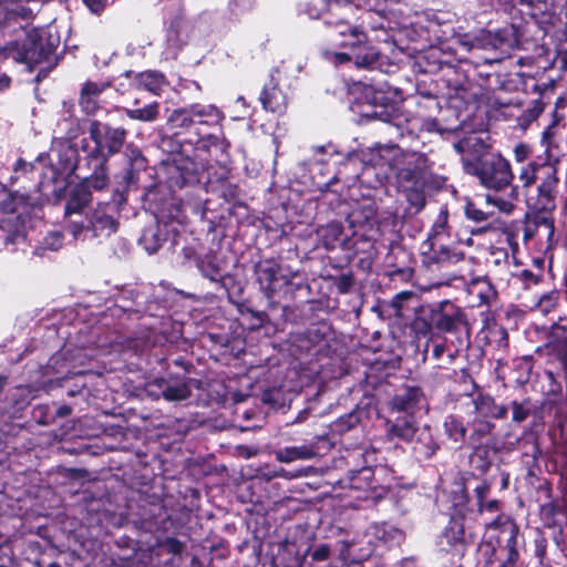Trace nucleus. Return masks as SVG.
Returning <instances> with one entry per match:
<instances>
[{
    "instance_id": "63",
    "label": "nucleus",
    "mask_w": 567,
    "mask_h": 567,
    "mask_svg": "<svg viewBox=\"0 0 567 567\" xmlns=\"http://www.w3.org/2000/svg\"><path fill=\"white\" fill-rule=\"evenodd\" d=\"M414 297L413 291L404 290L396 293L388 303L389 317L402 318L404 316V302Z\"/></svg>"
},
{
    "instance_id": "45",
    "label": "nucleus",
    "mask_w": 567,
    "mask_h": 567,
    "mask_svg": "<svg viewBox=\"0 0 567 567\" xmlns=\"http://www.w3.org/2000/svg\"><path fill=\"white\" fill-rule=\"evenodd\" d=\"M134 83L138 90L159 95L164 86L168 84L164 73L156 70L140 72L134 78Z\"/></svg>"
},
{
    "instance_id": "28",
    "label": "nucleus",
    "mask_w": 567,
    "mask_h": 567,
    "mask_svg": "<svg viewBox=\"0 0 567 567\" xmlns=\"http://www.w3.org/2000/svg\"><path fill=\"white\" fill-rule=\"evenodd\" d=\"M472 451L468 455L470 472L476 476H486L493 465L494 456L499 453L497 439H488L484 444L470 445Z\"/></svg>"
},
{
    "instance_id": "59",
    "label": "nucleus",
    "mask_w": 567,
    "mask_h": 567,
    "mask_svg": "<svg viewBox=\"0 0 567 567\" xmlns=\"http://www.w3.org/2000/svg\"><path fill=\"white\" fill-rule=\"evenodd\" d=\"M35 389L31 385H18L10 393V402L16 410L27 408L34 399Z\"/></svg>"
},
{
    "instance_id": "20",
    "label": "nucleus",
    "mask_w": 567,
    "mask_h": 567,
    "mask_svg": "<svg viewBox=\"0 0 567 567\" xmlns=\"http://www.w3.org/2000/svg\"><path fill=\"white\" fill-rule=\"evenodd\" d=\"M145 392L154 400L163 398L168 402L183 401L192 394L188 382H184L183 377L174 372L147 382Z\"/></svg>"
},
{
    "instance_id": "58",
    "label": "nucleus",
    "mask_w": 567,
    "mask_h": 567,
    "mask_svg": "<svg viewBox=\"0 0 567 567\" xmlns=\"http://www.w3.org/2000/svg\"><path fill=\"white\" fill-rule=\"evenodd\" d=\"M125 113L130 120L140 122H154L159 115V103L152 102L143 107L126 109Z\"/></svg>"
},
{
    "instance_id": "50",
    "label": "nucleus",
    "mask_w": 567,
    "mask_h": 567,
    "mask_svg": "<svg viewBox=\"0 0 567 567\" xmlns=\"http://www.w3.org/2000/svg\"><path fill=\"white\" fill-rule=\"evenodd\" d=\"M520 535L519 526L512 529L506 535L502 536L501 550L506 553V556L502 564L515 567L519 560L518 551V537Z\"/></svg>"
},
{
    "instance_id": "23",
    "label": "nucleus",
    "mask_w": 567,
    "mask_h": 567,
    "mask_svg": "<svg viewBox=\"0 0 567 567\" xmlns=\"http://www.w3.org/2000/svg\"><path fill=\"white\" fill-rule=\"evenodd\" d=\"M481 329L478 337L484 346H494L497 350H507L509 347V337L507 329L499 324L496 315L492 309H485L480 312Z\"/></svg>"
},
{
    "instance_id": "2",
    "label": "nucleus",
    "mask_w": 567,
    "mask_h": 567,
    "mask_svg": "<svg viewBox=\"0 0 567 567\" xmlns=\"http://www.w3.org/2000/svg\"><path fill=\"white\" fill-rule=\"evenodd\" d=\"M41 193H20L0 182V214L4 216L0 220V243L4 247L24 241L33 223L43 218L45 200Z\"/></svg>"
},
{
    "instance_id": "3",
    "label": "nucleus",
    "mask_w": 567,
    "mask_h": 567,
    "mask_svg": "<svg viewBox=\"0 0 567 567\" xmlns=\"http://www.w3.org/2000/svg\"><path fill=\"white\" fill-rule=\"evenodd\" d=\"M224 112L214 104L193 103L172 111L166 124L171 132H177L198 154L212 130H220Z\"/></svg>"
},
{
    "instance_id": "37",
    "label": "nucleus",
    "mask_w": 567,
    "mask_h": 567,
    "mask_svg": "<svg viewBox=\"0 0 567 567\" xmlns=\"http://www.w3.org/2000/svg\"><path fill=\"white\" fill-rule=\"evenodd\" d=\"M125 156L127 158V166L124 169L122 179L130 187L137 183L140 172L146 169L147 159L142 151L133 144L127 145Z\"/></svg>"
},
{
    "instance_id": "15",
    "label": "nucleus",
    "mask_w": 567,
    "mask_h": 567,
    "mask_svg": "<svg viewBox=\"0 0 567 567\" xmlns=\"http://www.w3.org/2000/svg\"><path fill=\"white\" fill-rule=\"evenodd\" d=\"M474 543V535L465 528V520L458 517H449L446 525L439 534L435 546L440 555L451 560H461Z\"/></svg>"
},
{
    "instance_id": "4",
    "label": "nucleus",
    "mask_w": 567,
    "mask_h": 567,
    "mask_svg": "<svg viewBox=\"0 0 567 567\" xmlns=\"http://www.w3.org/2000/svg\"><path fill=\"white\" fill-rule=\"evenodd\" d=\"M331 14L324 19V24L330 29L328 38L336 45L352 52L367 53L380 52L369 40L363 21L354 23L349 13L353 7L348 0H334L330 4Z\"/></svg>"
},
{
    "instance_id": "5",
    "label": "nucleus",
    "mask_w": 567,
    "mask_h": 567,
    "mask_svg": "<svg viewBox=\"0 0 567 567\" xmlns=\"http://www.w3.org/2000/svg\"><path fill=\"white\" fill-rule=\"evenodd\" d=\"M128 131L124 126H112L99 120L90 122L89 137L93 142L90 146L86 140L82 141L81 148L85 153L83 159L87 169L109 174V161L121 153Z\"/></svg>"
},
{
    "instance_id": "13",
    "label": "nucleus",
    "mask_w": 567,
    "mask_h": 567,
    "mask_svg": "<svg viewBox=\"0 0 567 567\" xmlns=\"http://www.w3.org/2000/svg\"><path fill=\"white\" fill-rule=\"evenodd\" d=\"M120 226L118 210L112 202L97 203L96 207L86 214L85 219L70 220L68 231L76 239L83 231H91L94 237L110 236Z\"/></svg>"
},
{
    "instance_id": "29",
    "label": "nucleus",
    "mask_w": 567,
    "mask_h": 567,
    "mask_svg": "<svg viewBox=\"0 0 567 567\" xmlns=\"http://www.w3.org/2000/svg\"><path fill=\"white\" fill-rule=\"evenodd\" d=\"M409 443L412 444V454L419 462L430 461L441 450L439 437L429 424L420 426Z\"/></svg>"
},
{
    "instance_id": "30",
    "label": "nucleus",
    "mask_w": 567,
    "mask_h": 567,
    "mask_svg": "<svg viewBox=\"0 0 567 567\" xmlns=\"http://www.w3.org/2000/svg\"><path fill=\"white\" fill-rule=\"evenodd\" d=\"M475 482V486L472 488V499L476 508L477 515L484 513H496L503 509V502L498 498H491L493 477L492 476H476L472 478Z\"/></svg>"
},
{
    "instance_id": "19",
    "label": "nucleus",
    "mask_w": 567,
    "mask_h": 567,
    "mask_svg": "<svg viewBox=\"0 0 567 567\" xmlns=\"http://www.w3.org/2000/svg\"><path fill=\"white\" fill-rule=\"evenodd\" d=\"M196 268L203 277L215 282L216 289L218 291H224L230 301H233L235 289L238 288V291L241 290L236 282L235 277L230 274L224 272L223 260L219 258L217 251L213 249H209L202 255Z\"/></svg>"
},
{
    "instance_id": "34",
    "label": "nucleus",
    "mask_w": 567,
    "mask_h": 567,
    "mask_svg": "<svg viewBox=\"0 0 567 567\" xmlns=\"http://www.w3.org/2000/svg\"><path fill=\"white\" fill-rule=\"evenodd\" d=\"M424 392L419 385H403L389 402L391 415L414 413L420 409Z\"/></svg>"
},
{
    "instance_id": "16",
    "label": "nucleus",
    "mask_w": 567,
    "mask_h": 567,
    "mask_svg": "<svg viewBox=\"0 0 567 567\" xmlns=\"http://www.w3.org/2000/svg\"><path fill=\"white\" fill-rule=\"evenodd\" d=\"M398 90L386 89L381 85H367L364 87V96L370 106V111L362 113V116L371 120H380L383 123L391 124L396 131L400 130L398 121L401 118L399 107L396 105Z\"/></svg>"
},
{
    "instance_id": "55",
    "label": "nucleus",
    "mask_w": 567,
    "mask_h": 567,
    "mask_svg": "<svg viewBox=\"0 0 567 567\" xmlns=\"http://www.w3.org/2000/svg\"><path fill=\"white\" fill-rule=\"evenodd\" d=\"M362 412L353 410L336 419L330 424V432L334 435H343L344 433L355 429L361 422Z\"/></svg>"
},
{
    "instance_id": "1",
    "label": "nucleus",
    "mask_w": 567,
    "mask_h": 567,
    "mask_svg": "<svg viewBox=\"0 0 567 567\" xmlns=\"http://www.w3.org/2000/svg\"><path fill=\"white\" fill-rule=\"evenodd\" d=\"M411 331L423 338L451 336L460 347L468 346L472 326L466 310L450 299L414 308Z\"/></svg>"
},
{
    "instance_id": "18",
    "label": "nucleus",
    "mask_w": 567,
    "mask_h": 567,
    "mask_svg": "<svg viewBox=\"0 0 567 567\" xmlns=\"http://www.w3.org/2000/svg\"><path fill=\"white\" fill-rule=\"evenodd\" d=\"M162 340H165L164 336H155L154 342L150 347V340L145 341V349L142 351H147V361L148 363L157 362L159 364L165 365V373L168 372L178 373L183 377L184 382L188 381L187 375L194 369V364L186 360L183 355H174L171 353V349H174L173 343H162Z\"/></svg>"
},
{
    "instance_id": "36",
    "label": "nucleus",
    "mask_w": 567,
    "mask_h": 567,
    "mask_svg": "<svg viewBox=\"0 0 567 567\" xmlns=\"http://www.w3.org/2000/svg\"><path fill=\"white\" fill-rule=\"evenodd\" d=\"M259 101L266 112H271L279 115L284 114L288 106V97L281 90L279 81L272 75L264 85L259 95Z\"/></svg>"
},
{
    "instance_id": "21",
    "label": "nucleus",
    "mask_w": 567,
    "mask_h": 567,
    "mask_svg": "<svg viewBox=\"0 0 567 567\" xmlns=\"http://www.w3.org/2000/svg\"><path fill=\"white\" fill-rule=\"evenodd\" d=\"M474 472H463L460 482L456 483L457 488L453 489L450 495L451 507L450 517H458L460 519H474L477 515L474 505H471L472 494L470 485L472 478H475Z\"/></svg>"
},
{
    "instance_id": "38",
    "label": "nucleus",
    "mask_w": 567,
    "mask_h": 567,
    "mask_svg": "<svg viewBox=\"0 0 567 567\" xmlns=\"http://www.w3.org/2000/svg\"><path fill=\"white\" fill-rule=\"evenodd\" d=\"M449 208L443 205L434 219L423 246L432 247L445 243L451 237V226L449 224Z\"/></svg>"
},
{
    "instance_id": "6",
    "label": "nucleus",
    "mask_w": 567,
    "mask_h": 567,
    "mask_svg": "<svg viewBox=\"0 0 567 567\" xmlns=\"http://www.w3.org/2000/svg\"><path fill=\"white\" fill-rule=\"evenodd\" d=\"M158 147L173 157V165L167 169V185L171 190L182 189L200 183L198 163L206 157L197 154L194 147L177 132L164 135L159 140Z\"/></svg>"
},
{
    "instance_id": "42",
    "label": "nucleus",
    "mask_w": 567,
    "mask_h": 567,
    "mask_svg": "<svg viewBox=\"0 0 567 567\" xmlns=\"http://www.w3.org/2000/svg\"><path fill=\"white\" fill-rule=\"evenodd\" d=\"M373 537L383 546L392 548L399 546L405 538L402 529L388 522L375 523L371 526Z\"/></svg>"
},
{
    "instance_id": "22",
    "label": "nucleus",
    "mask_w": 567,
    "mask_h": 567,
    "mask_svg": "<svg viewBox=\"0 0 567 567\" xmlns=\"http://www.w3.org/2000/svg\"><path fill=\"white\" fill-rule=\"evenodd\" d=\"M220 135L215 133H210L209 137L205 141V146H200L198 150V154L205 156V161H197L198 171L200 168H205L210 161H214L218 164L226 173H229L228 165L230 164V143L227 141L223 134L221 128L218 130Z\"/></svg>"
},
{
    "instance_id": "57",
    "label": "nucleus",
    "mask_w": 567,
    "mask_h": 567,
    "mask_svg": "<svg viewBox=\"0 0 567 567\" xmlns=\"http://www.w3.org/2000/svg\"><path fill=\"white\" fill-rule=\"evenodd\" d=\"M545 165H551L548 162L529 161L523 165L519 169L518 181L522 183L523 188H529L535 184L538 178V174L544 175Z\"/></svg>"
},
{
    "instance_id": "33",
    "label": "nucleus",
    "mask_w": 567,
    "mask_h": 567,
    "mask_svg": "<svg viewBox=\"0 0 567 567\" xmlns=\"http://www.w3.org/2000/svg\"><path fill=\"white\" fill-rule=\"evenodd\" d=\"M419 427L414 413H394L385 422V434L390 441L409 443Z\"/></svg>"
},
{
    "instance_id": "60",
    "label": "nucleus",
    "mask_w": 567,
    "mask_h": 567,
    "mask_svg": "<svg viewBox=\"0 0 567 567\" xmlns=\"http://www.w3.org/2000/svg\"><path fill=\"white\" fill-rule=\"evenodd\" d=\"M334 0H329L327 3L324 0H311L303 4V12L311 19H324L329 17L332 12L330 10V4Z\"/></svg>"
},
{
    "instance_id": "56",
    "label": "nucleus",
    "mask_w": 567,
    "mask_h": 567,
    "mask_svg": "<svg viewBox=\"0 0 567 567\" xmlns=\"http://www.w3.org/2000/svg\"><path fill=\"white\" fill-rule=\"evenodd\" d=\"M461 348L458 344L457 347H451L445 340L441 342L433 341L432 358L442 362L439 368L446 369V365L452 364L458 357Z\"/></svg>"
},
{
    "instance_id": "47",
    "label": "nucleus",
    "mask_w": 567,
    "mask_h": 567,
    "mask_svg": "<svg viewBox=\"0 0 567 567\" xmlns=\"http://www.w3.org/2000/svg\"><path fill=\"white\" fill-rule=\"evenodd\" d=\"M464 213L467 220L481 225L471 230L472 235H482L491 229L488 220L494 215L493 212H485L481 209L474 202L468 200L465 204Z\"/></svg>"
},
{
    "instance_id": "11",
    "label": "nucleus",
    "mask_w": 567,
    "mask_h": 567,
    "mask_svg": "<svg viewBox=\"0 0 567 567\" xmlns=\"http://www.w3.org/2000/svg\"><path fill=\"white\" fill-rule=\"evenodd\" d=\"M256 280L264 295L271 301L295 299L296 292L305 287L281 274L280 265L274 259H264L255 265Z\"/></svg>"
},
{
    "instance_id": "61",
    "label": "nucleus",
    "mask_w": 567,
    "mask_h": 567,
    "mask_svg": "<svg viewBox=\"0 0 567 567\" xmlns=\"http://www.w3.org/2000/svg\"><path fill=\"white\" fill-rule=\"evenodd\" d=\"M229 173L224 171V174L218 178L220 194L228 203H236L240 199L241 189L238 184L233 183L228 177Z\"/></svg>"
},
{
    "instance_id": "51",
    "label": "nucleus",
    "mask_w": 567,
    "mask_h": 567,
    "mask_svg": "<svg viewBox=\"0 0 567 567\" xmlns=\"http://www.w3.org/2000/svg\"><path fill=\"white\" fill-rule=\"evenodd\" d=\"M496 425L492 421L483 417H475L471 424V432L468 435V444H484L488 439H495L492 436Z\"/></svg>"
},
{
    "instance_id": "9",
    "label": "nucleus",
    "mask_w": 567,
    "mask_h": 567,
    "mask_svg": "<svg viewBox=\"0 0 567 567\" xmlns=\"http://www.w3.org/2000/svg\"><path fill=\"white\" fill-rule=\"evenodd\" d=\"M549 1H547V9L544 11H538L535 8V17H528L527 12L529 9L527 7H525L526 10L524 11L516 4L512 13L506 12L511 17V22L495 31H488L484 37L485 44L499 50L503 54L509 55L514 49L519 47L522 41H527L530 27L537 25L539 22L538 16L549 10ZM519 7L522 6L519 4Z\"/></svg>"
},
{
    "instance_id": "7",
    "label": "nucleus",
    "mask_w": 567,
    "mask_h": 567,
    "mask_svg": "<svg viewBox=\"0 0 567 567\" xmlns=\"http://www.w3.org/2000/svg\"><path fill=\"white\" fill-rule=\"evenodd\" d=\"M60 44V38L44 28H31L23 38L9 41L0 49V60L12 59L27 64L32 71L35 65L48 61Z\"/></svg>"
},
{
    "instance_id": "10",
    "label": "nucleus",
    "mask_w": 567,
    "mask_h": 567,
    "mask_svg": "<svg viewBox=\"0 0 567 567\" xmlns=\"http://www.w3.org/2000/svg\"><path fill=\"white\" fill-rule=\"evenodd\" d=\"M333 329L324 320L310 324L303 330L290 331L287 338L288 350L296 359L312 355L317 359L328 357Z\"/></svg>"
},
{
    "instance_id": "43",
    "label": "nucleus",
    "mask_w": 567,
    "mask_h": 567,
    "mask_svg": "<svg viewBox=\"0 0 567 567\" xmlns=\"http://www.w3.org/2000/svg\"><path fill=\"white\" fill-rule=\"evenodd\" d=\"M382 58L383 55L381 54V52H365L363 55H361V53L352 52L351 50H346L334 53V60L338 64L353 62L355 66L363 69L379 68L381 65L380 61Z\"/></svg>"
},
{
    "instance_id": "32",
    "label": "nucleus",
    "mask_w": 567,
    "mask_h": 567,
    "mask_svg": "<svg viewBox=\"0 0 567 567\" xmlns=\"http://www.w3.org/2000/svg\"><path fill=\"white\" fill-rule=\"evenodd\" d=\"M464 251L452 248L444 243L429 247V251L422 252V264L427 269L434 270L463 261Z\"/></svg>"
},
{
    "instance_id": "27",
    "label": "nucleus",
    "mask_w": 567,
    "mask_h": 567,
    "mask_svg": "<svg viewBox=\"0 0 567 567\" xmlns=\"http://www.w3.org/2000/svg\"><path fill=\"white\" fill-rule=\"evenodd\" d=\"M331 442L326 434L316 435L310 444L301 446H286L277 453L280 462H293L296 460H310L329 451Z\"/></svg>"
},
{
    "instance_id": "46",
    "label": "nucleus",
    "mask_w": 567,
    "mask_h": 567,
    "mask_svg": "<svg viewBox=\"0 0 567 567\" xmlns=\"http://www.w3.org/2000/svg\"><path fill=\"white\" fill-rule=\"evenodd\" d=\"M343 233L344 228L340 221H331L317 231L322 247L327 250H333L346 243L347 238Z\"/></svg>"
},
{
    "instance_id": "12",
    "label": "nucleus",
    "mask_w": 567,
    "mask_h": 567,
    "mask_svg": "<svg viewBox=\"0 0 567 567\" xmlns=\"http://www.w3.org/2000/svg\"><path fill=\"white\" fill-rule=\"evenodd\" d=\"M80 162L81 158L76 148L70 147L60 152L58 163L47 166L45 171L39 173L41 178L37 184L38 190L43 192L50 185H53L51 193L55 203L65 198L66 189L72 183V176L76 169L81 168Z\"/></svg>"
},
{
    "instance_id": "48",
    "label": "nucleus",
    "mask_w": 567,
    "mask_h": 567,
    "mask_svg": "<svg viewBox=\"0 0 567 567\" xmlns=\"http://www.w3.org/2000/svg\"><path fill=\"white\" fill-rule=\"evenodd\" d=\"M489 4L496 10L512 13L516 4L527 7L529 11L528 17H535V8L542 11L547 9L548 0H488Z\"/></svg>"
},
{
    "instance_id": "26",
    "label": "nucleus",
    "mask_w": 567,
    "mask_h": 567,
    "mask_svg": "<svg viewBox=\"0 0 567 567\" xmlns=\"http://www.w3.org/2000/svg\"><path fill=\"white\" fill-rule=\"evenodd\" d=\"M557 169L554 165H545L544 175L537 187V196L532 204L536 212H553L556 208V193L558 185Z\"/></svg>"
},
{
    "instance_id": "41",
    "label": "nucleus",
    "mask_w": 567,
    "mask_h": 567,
    "mask_svg": "<svg viewBox=\"0 0 567 567\" xmlns=\"http://www.w3.org/2000/svg\"><path fill=\"white\" fill-rule=\"evenodd\" d=\"M110 86V83H96L86 81L82 89L79 99V104L82 111L87 114H94L99 110L97 97Z\"/></svg>"
},
{
    "instance_id": "40",
    "label": "nucleus",
    "mask_w": 567,
    "mask_h": 567,
    "mask_svg": "<svg viewBox=\"0 0 567 567\" xmlns=\"http://www.w3.org/2000/svg\"><path fill=\"white\" fill-rule=\"evenodd\" d=\"M474 409L483 419L491 417L503 420L507 416L508 408L504 404H497L495 399L487 393H478L473 399Z\"/></svg>"
},
{
    "instance_id": "39",
    "label": "nucleus",
    "mask_w": 567,
    "mask_h": 567,
    "mask_svg": "<svg viewBox=\"0 0 567 567\" xmlns=\"http://www.w3.org/2000/svg\"><path fill=\"white\" fill-rule=\"evenodd\" d=\"M168 239V229L166 225L153 223L143 228L138 238V244L148 252H157L163 244Z\"/></svg>"
},
{
    "instance_id": "64",
    "label": "nucleus",
    "mask_w": 567,
    "mask_h": 567,
    "mask_svg": "<svg viewBox=\"0 0 567 567\" xmlns=\"http://www.w3.org/2000/svg\"><path fill=\"white\" fill-rule=\"evenodd\" d=\"M331 281L340 295L349 293L355 285L354 274L352 270L331 277Z\"/></svg>"
},
{
    "instance_id": "17",
    "label": "nucleus",
    "mask_w": 567,
    "mask_h": 567,
    "mask_svg": "<svg viewBox=\"0 0 567 567\" xmlns=\"http://www.w3.org/2000/svg\"><path fill=\"white\" fill-rule=\"evenodd\" d=\"M109 184V174L92 171V174L83 177L71 189L64 205L65 229L74 215H81L93 199L92 190H102Z\"/></svg>"
},
{
    "instance_id": "14",
    "label": "nucleus",
    "mask_w": 567,
    "mask_h": 567,
    "mask_svg": "<svg viewBox=\"0 0 567 567\" xmlns=\"http://www.w3.org/2000/svg\"><path fill=\"white\" fill-rule=\"evenodd\" d=\"M133 524L146 533L164 529L169 514L165 507L164 498L156 494H142L135 506H130Z\"/></svg>"
},
{
    "instance_id": "44",
    "label": "nucleus",
    "mask_w": 567,
    "mask_h": 567,
    "mask_svg": "<svg viewBox=\"0 0 567 567\" xmlns=\"http://www.w3.org/2000/svg\"><path fill=\"white\" fill-rule=\"evenodd\" d=\"M184 22L185 16L182 10H178L174 16L169 18L165 32L167 50L178 52L187 43L182 35Z\"/></svg>"
},
{
    "instance_id": "24",
    "label": "nucleus",
    "mask_w": 567,
    "mask_h": 567,
    "mask_svg": "<svg viewBox=\"0 0 567 567\" xmlns=\"http://www.w3.org/2000/svg\"><path fill=\"white\" fill-rule=\"evenodd\" d=\"M250 313L252 319L250 323V329L252 330H258L268 324L272 326L276 331L284 330L286 323L298 324L303 322L306 319V316L303 315L302 310L297 305L282 306L279 319L274 318L270 313L266 311L250 310Z\"/></svg>"
},
{
    "instance_id": "53",
    "label": "nucleus",
    "mask_w": 567,
    "mask_h": 567,
    "mask_svg": "<svg viewBox=\"0 0 567 567\" xmlns=\"http://www.w3.org/2000/svg\"><path fill=\"white\" fill-rule=\"evenodd\" d=\"M445 379L457 383L460 385L458 393L461 395H473L475 390L478 389V385L474 381L467 368H462L460 370H452L446 373Z\"/></svg>"
},
{
    "instance_id": "35",
    "label": "nucleus",
    "mask_w": 567,
    "mask_h": 567,
    "mask_svg": "<svg viewBox=\"0 0 567 567\" xmlns=\"http://www.w3.org/2000/svg\"><path fill=\"white\" fill-rule=\"evenodd\" d=\"M466 293L472 299V307L491 309L498 300V291L486 276L472 278L466 284Z\"/></svg>"
},
{
    "instance_id": "54",
    "label": "nucleus",
    "mask_w": 567,
    "mask_h": 567,
    "mask_svg": "<svg viewBox=\"0 0 567 567\" xmlns=\"http://www.w3.org/2000/svg\"><path fill=\"white\" fill-rule=\"evenodd\" d=\"M496 516L491 522L485 523V529L486 530H495L497 532V544L501 545L502 543V536L509 533L515 527L519 526L516 520L509 516L503 513V509L495 513Z\"/></svg>"
},
{
    "instance_id": "31",
    "label": "nucleus",
    "mask_w": 567,
    "mask_h": 567,
    "mask_svg": "<svg viewBox=\"0 0 567 567\" xmlns=\"http://www.w3.org/2000/svg\"><path fill=\"white\" fill-rule=\"evenodd\" d=\"M467 65V62L460 61V64L453 65L449 63L439 62L433 63L429 69H425L424 72H436L442 71L443 76L447 86L455 91V93L460 92H468L472 89V82L470 79L468 71L463 68V65Z\"/></svg>"
},
{
    "instance_id": "52",
    "label": "nucleus",
    "mask_w": 567,
    "mask_h": 567,
    "mask_svg": "<svg viewBox=\"0 0 567 567\" xmlns=\"http://www.w3.org/2000/svg\"><path fill=\"white\" fill-rule=\"evenodd\" d=\"M443 430L449 440L458 444V446L464 445L467 429L461 417L453 414L447 415L443 422Z\"/></svg>"
},
{
    "instance_id": "25",
    "label": "nucleus",
    "mask_w": 567,
    "mask_h": 567,
    "mask_svg": "<svg viewBox=\"0 0 567 567\" xmlns=\"http://www.w3.org/2000/svg\"><path fill=\"white\" fill-rule=\"evenodd\" d=\"M399 181L416 187H426L431 178L429 158L423 153H414L405 165L398 171Z\"/></svg>"
},
{
    "instance_id": "62",
    "label": "nucleus",
    "mask_w": 567,
    "mask_h": 567,
    "mask_svg": "<svg viewBox=\"0 0 567 567\" xmlns=\"http://www.w3.org/2000/svg\"><path fill=\"white\" fill-rule=\"evenodd\" d=\"M511 408L512 422L517 424L526 421L533 412V404L529 398H525L522 401L513 400L511 402Z\"/></svg>"
},
{
    "instance_id": "8",
    "label": "nucleus",
    "mask_w": 567,
    "mask_h": 567,
    "mask_svg": "<svg viewBox=\"0 0 567 567\" xmlns=\"http://www.w3.org/2000/svg\"><path fill=\"white\" fill-rule=\"evenodd\" d=\"M463 166L467 174L478 178L482 186L495 192L505 189L514 179L509 162L486 145L464 158Z\"/></svg>"
},
{
    "instance_id": "49",
    "label": "nucleus",
    "mask_w": 567,
    "mask_h": 567,
    "mask_svg": "<svg viewBox=\"0 0 567 567\" xmlns=\"http://www.w3.org/2000/svg\"><path fill=\"white\" fill-rule=\"evenodd\" d=\"M374 455H375V450L369 451V450H361V449L351 455L352 457H355V456L363 457V465L360 468L350 471V473H351L350 481H351V486L353 488H362L361 485L355 484V481L359 480L360 476H362V478L364 481H369L372 477V475H373V471H372L373 464L372 463L374 462Z\"/></svg>"
}]
</instances>
